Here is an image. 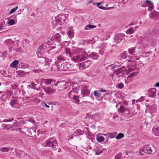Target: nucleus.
Listing matches in <instances>:
<instances>
[{
	"label": "nucleus",
	"instance_id": "nucleus-1",
	"mask_svg": "<svg viewBox=\"0 0 159 159\" xmlns=\"http://www.w3.org/2000/svg\"><path fill=\"white\" fill-rule=\"evenodd\" d=\"M77 53L73 55L71 59L74 61L76 62H80L85 59V55L86 52L83 49H80L77 50L76 52Z\"/></svg>",
	"mask_w": 159,
	"mask_h": 159
},
{
	"label": "nucleus",
	"instance_id": "nucleus-2",
	"mask_svg": "<svg viewBox=\"0 0 159 159\" xmlns=\"http://www.w3.org/2000/svg\"><path fill=\"white\" fill-rule=\"evenodd\" d=\"M46 145L49 147H51L53 150H57L58 148V152H61V149L58 148V146L55 137L50 138L46 141Z\"/></svg>",
	"mask_w": 159,
	"mask_h": 159
},
{
	"label": "nucleus",
	"instance_id": "nucleus-3",
	"mask_svg": "<svg viewBox=\"0 0 159 159\" xmlns=\"http://www.w3.org/2000/svg\"><path fill=\"white\" fill-rule=\"evenodd\" d=\"M66 18L65 14H60L55 17V20L52 22L53 25L56 26L58 25H61L65 23Z\"/></svg>",
	"mask_w": 159,
	"mask_h": 159
},
{
	"label": "nucleus",
	"instance_id": "nucleus-4",
	"mask_svg": "<svg viewBox=\"0 0 159 159\" xmlns=\"http://www.w3.org/2000/svg\"><path fill=\"white\" fill-rule=\"evenodd\" d=\"M37 66H39L41 67L44 68L46 69V68H48V65H49V62L47 61L46 59L43 57H41L39 58L37 60Z\"/></svg>",
	"mask_w": 159,
	"mask_h": 159
},
{
	"label": "nucleus",
	"instance_id": "nucleus-5",
	"mask_svg": "<svg viewBox=\"0 0 159 159\" xmlns=\"http://www.w3.org/2000/svg\"><path fill=\"white\" fill-rule=\"evenodd\" d=\"M66 84V82L65 81L54 82V85L57 86L58 90L60 91L63 90L66 88L67 85Z\"/></svg>",
	"mask_w": 159,
	"mask_h": 159
},
{
	"label": "nucleus",
	"instance_id": "nucleus-6",
	"mask_svg": "<svg viewBox=\"0 0 159 159\" xmlns=\"http://www.w3.org/2000/svg\"><path fill=\"white\" fill-rule=\"evenodd\" d=\"M128 51L129 54L133 55V56H131L130 57L131 59L139 60V57L136 56L137 55V53L136 51L135 47H132L129 48L128 49Z\"/></svg>",
	"mask_w": 159,
	"mask_h": 159
},
{
	"label": "nucleus",
	"instance_id": "nucleus-7",
	"mask_svg": "<svg viewBox=\"0 0 159 159\" xmlns=\"http://www.w3.org/2000/svg\"><path fill=\"white\" fill-rule=\"evenodd\" d=\"M158 35L159 36V31L156 32L155 30H154L152 31L148 32L146 34V38H148V39L149 40L153 37H157Z\"/></svg>",
	"mask_w": 159,
	"mask_h": 159
},
{
	"label": "nucleus",
	"instance_id": "nucleus-8",
	"mask_svg": "<svg viewBox=\"0 0 159 159\" xmlns=\"http://www.w3.org/2000/svg\"><path fill=\"white\" fill-rule=\"evenodd\" d=\"M152 151L151 148L150 147L149 145H145L142 150L140 152V154L141 155H144L142 153V152H143L144 153L150 154L152 152Z\"/></svg>",
	"mask_w": 159,
	"mask_h": 159
},
{
	"label": "nucleus",
	"instance_id": "nucleus-9",
	"mask_svg": "<svg viewBox=\"0 0 159 159\" xmlns=\"http://www.w3.org/2000/svg\"><path fill=\"white\" fill-rule=\"evenodd\" d=\"M57 64L58 70L65 71L67 70L68 68L66 66V62H57Z\"/></svg>",
	"mask_w": 159,
	"mask_h": 159
},
{
	"label": "nucleus",
	"instance_id": "nucleus-10",
	"mask_svg": "<svg viewBox=\"0 0 159 159\" xmlns=\"http://www.w3.org/2000/svg\"><path fill=\"white\" fill-rule=\"evenodd\" d=\"M126 70L125 66H123L122 67L117 69L115 71V73L116 76L118 77H122L124 74Z\"/></svg>",
	"mask_w": 159,
	"mask_h": 159
},
{
	"label": "nucleus",
	"instance_id": "nucleus-11",
	"mask_svg": "<svg viewBox=\"0 0 159 159\" xmlns=\"http://www.w3.org/2000/svg\"><path fill=\"white\" fill-rule=\"evenodd\" d=\"M93 61L92 60H88L81 63L79 65L80 69H84L88 67L91 64H93Z\"/></svg>",
	"mask_w": 159,
	"mask_h": 159
},
{
	"label": "nucleus",
	"instance_id": "nucleus-12",
	"mask_svg": "<svg viewBox=\"0 0 159 159\" xmlns=\"http://www.w3.org/2000/svg\"><path fill=\"white\" fill-rule=\"evenodd\" d=\"M125 36V34L122 33L117 34L114 37L115 42L116 43L120 42L123 39Z\"/></svg>",
	"mask_w": 159,
	"mask_h": 159
},
{
	"label": "nucleus",
	"instance_id": "nucleus-13",
	"mask_svg": "<svg viewBox=\"0 0 159 159\" xmlns=\"http://www.w3.org/2000/svg\"><path fill=\"white\" fill-rule=\"evenodd\" d=\"M40 85L43 90L48 95H50L51 94L55 93L56 92V90L52 88L51 87H44L41 84Z\"/></svg>",
	"mask_w": 159,
	"mask_h": 159
},
{
	"label": "nucleus",
	"instance_id": "nucleus-14",
	"mask_svg": "<svg viewBox=\"0 0 159 159\" xmlns=\"http://www.w3.org/2000/svg\"><path fill=\"white\" fill-rule=\"evenodd\" d=\"M78 88H75L73 89L68 93V96L70 99L73 98L75 94L78 93Z\"/></svg>",
	"mask_w": 159,
	"mask_h": 159
},
{
	"label": "nucleus",
	"instance_id": "nucleus-15",
	"mask_svg": "<svg viewBox=\"0 0 159 159\" xmlns=\"http://www.w3.org/2000/svg\"><path fill=\"white\" fill-rule=\"evenodd\" d=\"M158 121V123L152 129L153 133L156 136H159V120Z\"/></svg>",
	"mask_w": 159,
	"mask_h": 159
},
{
	"label": "nucleus",
	"instance_id": "nucleus-16",
	"mask_svg": "<svg viewBox=\"0 0 159 159\" xmlns=\"http://www.w3.org/2000/svg\"><path fill=\"white\" fill-rule=\"evenodd\" d=\"M90 93V90L89 89L88 87H85L84 88L81 90V93L83 95L82 97L87 96Z\"/></svg>",
	"mask_w": 159,
	"mask_h": 159
},
{
	"label": "nucleus",
	"instance_id": "nucleus-17",
	"mask_svg": "<svg viewBox=\"0 0 159 159\" xmlns=\"http://www.w3.org/2000/svg\"><path fill=\"white\" fill-rule=\"evenodd\" d=\"M51 39L53 41H57L60 43L61 41V36L59 34H55L52 36Z\"/></svg>",
	"mask_w": 159,
	"mask_h": 159
},
{
	"label": "nucleus",
	"instance_id": "nucleus-18",
	"mask_svg": "<svg viewBox=\"0 0 159 159\" xmlns=\"http://www.w3.org/2000/svg\"><path fill=\"white\" fill-rule=\"evenodd\" d=\"M101 134L105 136H107V139L106 140V141H107L108 140L109 136L107 135V134H100L99 135H97L96 139L98 141L102 142L104 140V137L102 136H101L100 135Z\"/></svg>",
	"mask_w": 159,
	"mask_h": 159
},
{
	"label": "nucleus",
	"instance_id": "nucleus-19",
	"mask_svg": "<svg viewBox=\"0 0 159 159\" xmlns=\"http://www.w3.org/2000/svg\"><path fill=\"white\" fill-rule=\"evenodd\" d=\"M89 57L93 60H98L99 58V56L98 53L92 52L89 54Z\"/></svg>",
	"mask_w": 159,
	"mask_h": 159
},
{
	"label": "nucleus",
	"instance_id": "nucleus-20",
	"mask_svg": "<svg viewBox=\"0 0 159 159\" xmlns=\"http://www.w3.org/2000/svg\"><path fill=\"white\" fill-rule=\"evenodd\" d=\"M10 105L13 108H17L18 107V103L17 99H12L10 102Z\"/></svg>",
	"mask_w": 159,
	"mask_h": 159
},
{
	"label": "nucleus",
	"instance_id": "nucleus-21",
	"mask_svg": "<svg viewBox=\"0 0 159 159\" xmlns=\"http://www.w3.org/2000/svg\"><path fill=\"white\" fill-rule=\"evenodd\" d=\"M16 155L17 156H19L20 158L23 159L26 155L25 153L22 151L16 150Z\"/></svg>",
	"mask_w": 159,
	"mask_h": 159
},
{
	"label": "nucleus",
	"instance_id": "nucleus-22",
	"mask_svg": "<svg viewBox=\"0 0 159 159\" xmlns=\"http://www.w3.org/2000/svg\"><path fill=\"white\" fill-rule=\"evenodd\" d=\"M57 59V62H63V61L66 59V54L63 53L62 54L58 56Z\"/></svg>",
	"mask_w": 159,
	"mask_h": 159
},
{
	"label": "nucleus",
	"instance_id": "nucleus-23",
	"mask_svg": "<svg viewBox=\"0 0 159 159\" xmlns=\"http://www.w3.org/2000/svg\"><path fill=\"white\" fill-rule=\"evenodd\" d=\"M57 50L55 46L51 47L48 51V53L51 56L54 55L56 53Z\"/></svg>",
	"mask_w": 159,
	"mask_h": 159
},
{
	"label": "nucleus",
	"instance_id": "nucleus-24",
	"mask_svg": "<svg viewBox=\"0 0 159 159\" xmlns=\"http://www.w3.org/2000/svg\"><path fill=\"white\" fill-rule=\"evenodd\" d=\"M145 3L149 6L148 10L149 11H152L154 8V5L152 2L148 0H147L145 2Z\"/></svg>",
	"mask_w": 159,
	"mask_h": 159
},
{
	"label": "nucleus",
	"instance_id": "nucleus-25",
	"mask_svg": "<svg viewBox=\"0 0 159 159\" xmlns=\"http://www.w3.org/2000/svg\"><path fill=\"white\" fill-rule=\"evenodd\" d=\"M156 89L155 88H152L149 89L148 95L150 97H154L156 95Z\"/></svg>",
	"mask_w": 159,
	"mask_h": 159
},
{
	"label": "nucleus",
	"instance_id": "nucleus-26",
	"mask_svg": "<svg viewBox=\"0 0 159 159\" xmlns=\"http://www.w3.org/2000/svg\"><path fill=\"white\" fill-rule=\"evenodd\" d=\"M129 61L130 62H132V65L134 66H140V67H142L144 66V64L142 63V61H139V62H138L137 61L134 60L133 61L129 60Z\"/></svg>",
	"mask_w": 159,
	"mask_h": 159
},
{
	"label": "nucleus",
	"instance_id": "nucleus-27",
	"mask_svg": "<svg viewBox=\"0 0 159 159\" xmlns=\"http://www.w3.org/2000/svg\"><path fill=\"white\" fill-rule=\"evenodd\" d=\"M5 43L8 47H12L15 44L14 41L11 39H7L5 41Z\"/></svg>",
	"mask_w": 159,
	"mask_h": 159
},
{
	"label": "nucleus",
	"instance_id": "nucleus-28",
	"mask_svg": "<svg viewBox=\"0 0 159 159\" xmlns=\"http://www.w3.org/2000/svg\"><path fill=\"white\" fill-rule=\"evenodd\" d=\"M55 81L51 79H43V82L46 85L50 84L52 82Z\"/></svg>",
	"mask_w": 159,
	"mask_h": 159
},
{
	"label": "nucleus",
	"instance_id": "nucleus-29",
	"mask_svg": "<svg viewBox=\"0 0 159 159\" xmlns=\"http://www.w3.org/2000/svg\"><path fill=\"white\" fill-rule=\"evenodd\" d=\"M71 99L72 100L73 102L75 103H78L80 102L79 97L76 95L73 98H72Z\"/></svg>",
	"mask_w": 159,
	"mask_h": 159
},
{
	"label": "nucleus",
	"instance_id": "nucleus-30",
	"mask_svg": "<svg viewBox=\"0 0 159 159\" xmlns=\"http://www.w3.org/2000/svg\"><path fill=\"white\" fill-rule=\"evenodd\" d=\"M158 15H159V12L155 11H154L153 12H151L150 14V17L152 18Z\"/></svg>",
	"mask_w": 159,
	"mask_h": 159
},
{
	"label": "nucleus",
	"instance_id": "nucleus-31",
	"mask_svg": "<svg viewBox=\"0 0 159 159\" xmlns=\"http://www.w3.org/2000/svg\"><path fill=\"white\" fill-rule=\"evenodd\" d=\"M19 63V61L17 60H15L13 61L10 64V66L11 67L13 68H16L17 65Z\"/></svg>",
	"mask_w": 159,
	"mask_h": 159
},
{
	"label": "nucleus",
	"instance_id": "nucleus-32",
	"mask_svg": "<svg viewBox=\"0 0 159 159\" xmlns=\"http://www.w3.org/2000/svg\"><path fill=\"white\" fill-rule=\"evenodd\" d=\"M99 92L97 90H95L94 92V95L96 99L99 98L101 96V93Z\"/></svg>",
	"mask_w": 159,
	"mask_h": 159
},
{
	"label": "nucleus",
	"instance_id": "nucleus-33",
	"mask_svg": "<svg viewBox=\"0 0 159 159\" xmlns=\"http://www.w3.org/2000/svg\"><path fill=\"white\" fill-rule=\"evenodd\" d=\"M83 134L84 132L82 131L79 129H77L76 130L75 134V136H76L81 135Z\"/></svg>",
	"mask_w": 159,
	"mask_h": 159
},
{
	"label": "nucleus",
	"instance_id": "nucleus-34",
	"mask_svg": "<svg viewBox=\"0 0 159 159\" xmlns=\"http://www.w3.org/2000/svg\"><path fill=\"white\" fill-rule=\"evenodd\" d=\"M67 34L70 38H72L73 37V30H69L67 32Z\"/></svg>",
	"mask_w": 159,
	"mask_h": 159
},
{
	"label": "nucleus",
	"instance_id": "nucleus-35",
	"mask_svg": "<svg viewBox=\"0 0 159 159\" xmlns=\"http://www.w3.org/2000/svg\"><path fill=\"white\" fill-rule=\"evenodd\" d=\"M157 109V107L156 105L155 104L153 105L152 106H151L150 108V111L151 112H155Z\"/></svg>",
	"mask_w": 159,
	"mask_h": 159
},
{
	"label": "nucleus",
	"instance_id": "nucleus-36",
	"mask_svg": "<svg viewBox=\"0 0 159 159\" xmlns=\"http://www.w3.org/2000/svg\"><path fill=\"white\" fill-rule=\"evenodd\" d=\"M134 30L132 28H130L128 29L126 31L127 34H131L134 33Z\"/></svg>",
	"mask_w": 159,
	"mask_h": 159
},
{
	"label": "nucleus",
	"instance_id": "nucleus-37",
	"mask_svg": "<svg viewBox=\"0 0 159 159\" xmlns=\"http://www.w3.org/2000/svg\"><path fill=\"white\" fill-rule=\"evenodd\" d=\"M127 55L125 52H123L120 55L119 57L123 59H125L127 57Z\"/></svg>",
	"mask_w": 159,
	"mask_h": 159
},
{
	"label": "nucleus",
	"instance_id": "nucleus-38",
	"mask_svg": "<svg viewBox=\"0 0 159 159\" xmlns=\"http://www.w3.org/2000/svg\"><path fill=\"white\" fill-rule=\"evenodd\" d=\"M46 46L45 45H42L40 46L38 49V52L39 51H41L42 52H43L44 50L46 48Z\"/></svg>",
	"mask_w": 159,
	"mask_h": 159
},
{
	"label": "nucleus",
	"instance_id": "nucleus-39",
	"mask_svg": "<svg viewBox=\"0 0 159 159\" xmlns=\"http://www.w3.org/2000/svg\"><path fill=\"white\" fill-rule=\"evenodd\" d=\"M107 134L109 135L110 138L111 139L114 138L116 135L117 133L115 132L113 133H111L108 132L107 133Z\"/></svg>",
	"mask_w": 159,
	"mask_h": 159
},
{
	"label": "nucleus",
	"instance_id": "nucleus-40",
	"mask_svg": "<svg viewBox=\"0 0 159 159\" xmlns=\"http://www.w3.org/2000/svg\"><path fill=\"white\" fill-rule=\"evenodd\" d=\"M138 72H133L129 75L127 78L128 79L129 78H132L134 76L137 75H138Z\"/></svg>",
	"mask_w": 159,
	"mask_h": 159
},
{
	"label": "nucleus",
	"instance_id": "nucleus-41",
	"mask_svg": "<svg viewBox=\"0 0 159 159\" xmlns=\"http://www.w3.org/2000/svg\"><path fill=\"white\" fill-rule=\"evenodd\" d=\"M124 136V135L123 133H120L118 134V135L116 137V139H120Z\"/></svg>",
	"mask_w": 159,
	"mask_h": 159
},
{
	"label": "nucleus",
	"instance_id": "nucleus-42",
	"mask_svg": "<svg viewBox=\"0 0 159 159\" xmlns=\"http://www.w3.org/2000/svg\"><path fill=\"white\" fill-rule=\"evenodd\" d=\"M8 24L10 25H12L15 24V21L13 19H11L8 21Z\"/></svg>",
	"mask_w": 159,
	"mask_h": 159
},
{
	"label": "nucleus",
	"instance_id": "nucleus-43",
	"mask_svg": "<svg viewBox=\"0 0 159 159\" xmlns=\"http://www.w3.org/2000/svg\"><path fill=\"white\" fill-rule=\"evenodd\" d=\"M122 155L121 153H118L115 156V159H122Z\"/></svg>",
	"mask_w": 159,
	"mask_h": 159
},
{
	"label": "nucleus",
	"instance_id": "nucleus-44",
	"mask_svg": "<svg viewBox=\"0 0 159 159\" xmlns=\"http://www.w3.org/2000/svg\"><path fill=\"white\" fill-rule=\"evenodd\" d=\"M51 70L54 71H56L58 70L57 69V62L55 65H53L51 67Z\"/></svg>",
	"mask_w": 159,
	"mask_h": 159
},
{
	"label": "nucleus",
	"instance_id": "nucleus-45",
	"mask_svg": "<svg viewBox=\"0 0 159 159\" xmlns=\"http://www.w3.org/2000/svg\"><path fill=\"white\" fill-rule=\"evenodd\" d=\"M102 3L103 2H99L97 3V6L100 9L104 10L106 8V7H102V6H99V5H101Z\"/></svg>",
	"mask_w": 159,
	"mask_h": 159
},
{
	"label": "nucleus",
	"instance_id": "nucleus-46",
	"mask_svg": "<svg viewBox=\"0 0 159 159\" xmlns=\"http://www.w3.org/2000/svg\"><path fill=\"white\" fill-rule=\"evenodd\" d=\"M126 108H125L123 106H121L120 109V111L121 113H123L125 110Z\"/></svg>",
	"mask_w": 159,
	"mask_h": 159
},
{
	"label": "nucleus",
	"instance_id": "nucleus-47",
	"mask_svg": "<svg viewBox=\"0 0 159 159\" xmlns=\"http://www.w3.org/2000/svg\"><path fill=\"white\" fill-rule=\"evenodd\" d=\"M0 150L2 152H7L9 151L8 148L7 147L1 148L0 149Z\"/></svg>",
	"mask_w": 159,
	"mask_h": 159
},
{
	"label": "nucleus",
	"instance_id": "nucleus-48",
	"mask_svg": "<svg viewBox=\"0 0 159 159\" xmlns=\"http://www.w3.org/2000/svg\"><path fill=\"white\" fill-rule=\"evenodd\" d=\"M106 52V50L105 49L102 48L99 51V52L100 54L103 55Z\"/></svg>",
	"mask_w": 159,
	"mask_h": 159
},
{
	"label": "nucleus",
	"instance_id": "nucleus-49",
	"mask_svg": "<svg viewBox=\"0 0 159 159\" xmlns=\"http://www.w3.org/2000/svg\"><path fill=\"white\" fill-rule=\"evenodd\" d=\"M7 52L6 51L3 52H0V57L3 58H5L6 57Z\"/></svg>",
	"mask_w": 159,
	"mask_h": 159
},
{
	"label": "nucleus",
	"instance_id": "nucleus-50",
	"mask_svg": "<svg viewBox=\"0 0 159 159\" xmlns=\"http://www.w3.org/2000/svg\"><path fill=\"white\" fill-rule=\"evenodd\" d=\"M3 125H4L3 127L5 128L7 130L9 129L10 128L12 127V126L11 125H5V124H3Z\"/></svg>",
	"mask_w": 159,
	"mask_h": 159
},
{
	"label": "nucleus",
	"instance_id": "nucleus-51",
	"mask_svg": "<svg viewBox=\"0 0 159 159\" xmlns=\"http://www.w3.org/2000/svg\"><path fill=\"white\" fill-rule=\"evenodd\" d=\"M117 87H118L119 89H122L124 87V84L122 83H120L118 84L117 85Z\"/></svg>",
	"mask_w": 159,
	"mask_h": 159
},
{
	"label": "nucleus",
	"instance_id": "nucleus-52",
	"mask_svg": "<svg viewBox=\"0 0 159 159\" xmlns=\"http://www.w3.org/2000/svg\"><path fill=\"white\" fill-rule=\"evenodd\" d=\"M18 8V7H16L15 8H13L10 11L9 14H11L14 12Z\"/></svg>",
	"mask_w": 159,
	"mask_h": 159
},
{
	"label": "nucleus",
	"instance_id": "nucleus-53",
	"mask_svg": "<svg viewBox=\"0 0 159 159\" xmlns=\"http://www.w3.org/2000/svg\"><path fill=\"white\" fill-rule=\"evenodd\" d=\"M31 88L33 89H36V84L33 82L30 83Z\"/></svg>",
	"mask_w": 159,
	"mask_h": 159
},
{
	"label": "nucleus",
	"instance_id": "nucleus-54",
	"mask_svg": "<svg viewBox=\"0 0 159 159\" xmlns=\"http://www.w3.org/2000/svg\"><path fill=\"white\" fill-rule=\"evenodd\" d=\"M128 109L129 110L130 114H133L135 112L133 108H129Z\"/></svg>",
	"mask_w": 159,
	"mask_h": 159
},
{
	"label": "nucleus",
	"instance_id": "nucleus-55",
	"mask_svg": "<svg viewBox=\"0 0 159 159\" xmlns=\"http://www.w3.org/2000/svg\"><path fill=\"white\" fill-rule=\"evenodd\" d=\"M63 53H65L66 54V57L68 55L70 57H72L73 56L71 52H63Z\"/></svg>",
	"mask_w": 159,
	"mask_h": 159
},
{
	"label": "nucleus",
	"instance_id": "nucleus-56",
	"mask_svg": "<svg viewBox=\"0 0 159 159\" xmlns=\"http://www.w3.org/2000/svg\"><path fill=\"white\" fill-rule=\"evenodd\" d=\"M120 63L119 62H117V61H116L115 62V66L114 67H116V66H118V67H120L121 65L122 64H120V65H118V64H120Z\"/></svg>",
	"mask_w": 159,
	"mask_h": 159
},
{
	"label": "nucleus",
	"instance_id": "nucleus-57",
	"mask_svg": "<svg viewBox=\"0 0 159 159\" xmlns=\"http://www.w3.org/2000/svg\"><path fill=\"white\" fill-rule=\"evenodd\" d=\"M89 28V29H93L96 27V26L92 25H88Z\"/></svg>",
	"mask_w": 159,
	"mask_h": 159
},
{
	"label": "nucleus",
	"instance_id": "nucleus-58",
	"mask_svg": "<svg viewBox=\"0 0 159 159\" xmlns=\"http://www.w3.org/2000/svg\"><path fill=\"white\" fill-rule=\"evenodd\" d=\"M27 120L33 123H34L35 122V120L34 119L31 118H29Z\"/></svg>",
	"mask_w": 159,
	"mask_h": 159
},
{
	"label": "nucleus",
	"instance_id": "nucleus-59",
	"mask_svg": "<svg viewBox=\"0 0 159 159\" xmlns=\"http://www.w3.org/2000/svg\"><path fill=\"white\" fill-rule=\"evenodd\" d=\"M0 73L3 75H5L6 74V71L4 70H1Z\"/></svg>",
	"mask_w": 159,
	"mask_h": 159
},
{
	"label": "nucleus",
	"instance_id": "nucleus-60",
	"mask_svg": "<svg viewBox=\"0 0 159 159\" xmlns=\"http://www.w3.org/2000/svg\"><path fill=\"white\" fill-rule=\"evenodd\" d=\"M6 93L7 95L9 96H10L12 94V92L10 91H6Z\"/></svg>",
	"mask_w": 159,
	"mask_h": 159
},
{
	"label": "nucleus",
	"instance_id": "nucleus-61",
	"mask_svg": "<svg viewBox=\"0 0 159 159\" xmlns=\"http://www.w3.org/2000/svg\"><path fill=\"white\" fill-rule=\"evenodd\" d=\"M23 159H31L29 155L26 154Z\"/></svg>",
	"mask_w": 159,
	"mask_h": 159
},
{
	"label": "nucleus",
	"instance_id": "nucleus-62",
	"mask_svg": "<svg viewBox=\"0 0 159 159\" xmlns=\"http://www.w3.org/2000/svg\"><path fill=\"white\" fill-rule=\"evenodd\" d=\"M125 114H130L129 112V109H128V108H126V109H125Z\"/></svg>",
	"mask_w": 159,
	"mask_h": 159
},
{
	"label": "nucleus",
	"instance_id": "nucleus-63",
	"mask_svg": "<svg viewBox=\"0 0 159 159\" xmlns=\"http://www.w3.org/2000/svg\"><path fill=\"white\" fill-rule=\"evenodd\" d=\"M16 51L17 52H23V50L20 48H17L16 50Z\"/></svg>",
	"mask_w": 159,
	"mask_h": 159
},
{
	"label": "nucleus",
	"instance_id": "nucleus-64",
	"mask_svg": "<svg viewBox=\"0 0 159 159\" xmlns=\"http://www.w3.org/2000/svg\"><path fill=\"white\" fill-rule=\"evenodd\" d=\"M74 137V135H70L69 136H68V140H70L71 139H72Z\"/></svg>",
	"mask_w": 159,
	"mask_h": 159
}]
</instances>
